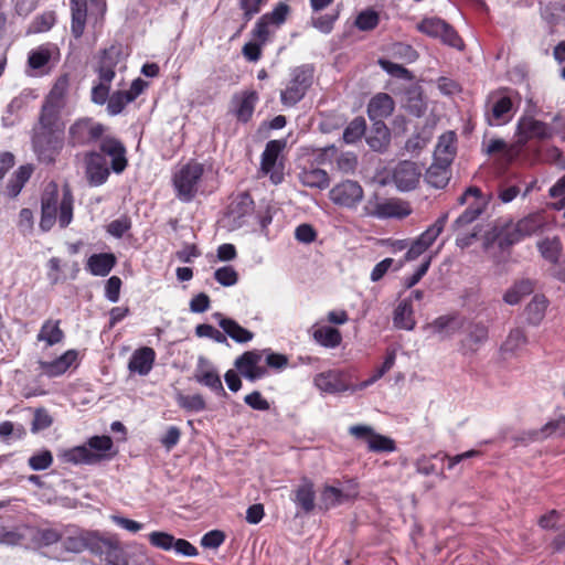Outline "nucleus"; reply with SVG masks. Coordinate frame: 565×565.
<instances>
[{
    "label": "nucleus",
    "instance_id": "c756f323",
    "mask_svg": "<svg viewBox=\"0 0 565 565\" xmlns=\"http://www.w3.org/2000/svg\"><path fill=\"white\" fill-rule=\"evenodd\" d=\"M97 545L98 550L94 551V554H104L110 565H128L126 553L117 539L100 536V543Z\"/></svg>",
    "mask_w": 565,
    "mask_h": 565
},
{
    "label": "nucleus",
    "instance_id": "4c0bfd02",
    "mask_svg": "<svg viewBox=\"0 0 565 565\" xmlns=\"http://www.w3.org/2000/svg\"><path fill=\"white\" fill-rule=\"evenodd\" d=\"M214 317L218 319V326L223 329L224 334L228 335L232 340L237 343L249 342L254 338V333L231 318H224L222 313H214Z\"/></svg>",
    "mask_w": 565,
    "mask_h": 565
},
{
    "label": "nucleus",
    "instance_id": "7ed1b4c3",
    "mask_svg": "<svg viewBox=\"0 0 565 565\" xmlns=\"http://www.w3.org/2000/svg\"><path fill=\"white\" fill-rule=\"evenodd\" d=\"M513 90L500 88L490 92L484 103V118L488 125L498 127L508 124L515 110L513 106Z\"/></svg>",
    "mask_w": 565,
    "mask_h": 565
},
{
    "label": "nucleus",
    "instance_id": "2eb2a0df",
    "mask_svg": "<svg viewBox=\"0 0 565 565\" xmlns=\"http://www.w3.org/2000/svg\"><path fill=\"white\" fill-rule=\"evenodd\" d=\"M254 201L244 193L238 195L230 205L226 222L231 230L241 228L249 223L253 217Z\"/></svg>",
    "mask_w": 565,
    "mask_h": 565
},
{
    "label": "nucleus",
    "instance_id": "bb28decb",
    "mask_svg": "<svg viewBox=\"0 0 565 565\" xmlns=\"http://www.w3.org/2000/svg\"><path fill=\"white\" fill-rule=\"evenodd\" d=\"M258 95L255 90H245L235 94L232 98V113L239 122H247L250 120Z\"/></svg>",
    "mask_w": 565,
    "mask_h": 565
},
{
    "label": "nucleus",
    "instance_id": "3c124183",
    "mask_svg": "<svg viewBox=\"0 0 565 565\" xmlns=\"http://www.w3.org/2000/svg\"><path fill=\"white\" fill-rule=\"evenodd\" d=\"M394 326L398 329L413 330L415 327V320L413 317V308L409 300H402L393 317Z\"/></svg>",
    "mask_w": 565,
    "mask_h": 565
},
{
    "label": "nucleus",
    "instance_id": "58836bf2",
    "mask_svg": "<svg viewBox=\"0 0 565 565\" xmlns=\"http://www.w3.org/2000/svg\"><path fill=\"white\" fill-rule=\"evenodd\" d=\"M62 109L63 107L44 102L39 117V122L34 126L33 130L61 131L58 127V119Z\"/></svg>",
    "mask_w": 565,
    "mask_h": 565
},
{
    "label": "nucleus",
    "instance_id": "603ef678",
    "mask_svg": "<svg viewBox=\"0 0 565 565\" xmlns=\"http://www.w3.org/2000/svg\"><path fill=\"white\" fill-rule=\"evenodd\" d=\"M534 289V285L530 279H521L516 281L511 288H509L504 296L503 300L508 305L514 306L518 305L524 296L530 295Z\"/></svg>",
    "mask_w": 565,
    "mask_h": 565
},
{
    "label": "nucleus",
    "instance_id": "9b49d317",
    "mask_svg": "<svg viewBox=\"0 0 565 565\" xmlns=\"http://www.w3.org/2000/svg\"><path fill=\"white\" fill-rule=\"evenodd\" d=\"M417 30L430 38L440 39L444 44L462 49L463 42L456 30L445 20L436 17L425 18L417 24Z\"/></svg>",
    "mask_w": 565,
    "mask_h": 565
},
{
    "label": "nucleus",
    "instance_id": "864d4df0",
    "mask_svg": "<svg viewBox=\"0 0 565 565\" xmlns=\"http://www.w3.org/2000/svg\"><path fill=\"white\" fill-rule=\"evenodd\" d=\"M315 340L326 348H337L342 341L341 332L332 327L322 326L313 331Z\"/></svg>",
    "mask_w": 565,
    "mask_h": 565
},
{
    "label": "nucleus",
    "instance_id": "aec40b11",
    "mask_svg": "<svg viewBox=\"0 0 565 565\" xmlns=\"http://www.w3.org/2000/svg\"><path fill=\"white\" fill-rule=\"evenodd\" d=\"M70 6L72 14L71 32L75 39H79L84 34L88 20L93 23L94 28L102 25L104 18L100 22L95 23V19L90 17V0H70Z\"/></svg>",
    "mask_w": 565,
    "mask_h": 565
},
{
    "label": "nucleus",
    "instance_id": "0e129e2a",
    "mask_svg": "<svg viewBox=\"0 0 565 565\" xmlns=\"http://www.w3.org/2000/svg\"><path fill=\"white\" fill-rule=\"evenodd\" d=\"M26 435L23 425L6 420L0 423V438L3 441L19 440Z\"/></svg>",
    "mask_w": 565,
    "mask_h": 565
},
{
    "label": "nucleus",
    "instance_id": "473e14b6",
    "mask_svg": "<svg viewBox=\"0 0 565 565\" xmlns=\"http://www.w3.org/2000/svg\"><path fill=\"white\" fill-rule=\"evenodd\" d=\"M78 353L76 350H67L57 359L45 362H40V369L43 374L55 377L64 374L77 360Z\"/></svg>",
    "mask_w": 565,
    "mask_h": 565
},
{
    "label": "nucleus",
    "instance_id": "37998d69",
    "mask_svg": "<svg viewBox=\"0 0 565 565\" xmlns=\"http://www.w3.org/2000/svg\"><path fill=\"white\" fill-rule=\"evenodd\" d=\"M548 300L544 295H535L527 303L524 310L526 323L530 326H539L545 317Z\"/></svg>",
    "mask_w": 565,
    "mask_h": 565
},
{
    "label": "nucleus",
    "instance_id": "052dcab7",
    "mask_svg": "<svg viewBox=\"0 0 565 565\" xmlns=\"http://www.w3.org/2000/svg\"><path fill=\"white\" fill-rule=\"evenodd\" d=\"M30 526H19L13 530H3L0 533V543L4 545H18L29 540Z\"/></svg>",
    "mask_w": 565,
    "mask_h": 565
},
{
    "label": "nucleus",
    "instance_id": "69168bd1",
    "mask_svg": "<svg viewBox=\"0 0 565 565\" xmlns=\"http://www.w3.org/2000/svg\"><path fill=\"white\" fill-rule=\"evenodd\" d=\"M377 63L381 66V68L383 71H385L392 77H396V78H401V79H406V81H412L413 79L412 72L408 71L406 67H404L401 64L391 62V61H388L386 58H380L377 61Z\"/></svg>",
    "mask_w": 565,
    "mask_h": 565
},
{
    "label": "nucleus",
    "instance_id": "4be33fe9",
    "mask_svg": "<svg viewBox=\"0 0 565 565\" xmlns=\"http://www.w3.org/2000/svg\"><path fill=\"white\" fill-rule=\"evenodd\" d=\"M363 198V189L356 181L347 180L333 186L330 199L334 204L354 207Z\"/></svg>",
    "mask_w": 565,
    "mask_h": 565
},
{
    "label": "nucleus",
    "instance_id": "f03ea898",
    "mask_svg": "<svg viewBox=\"0 0 565 565\" xmlns=\"http://www.w3.org/2000/svg\"><path fill=\"white\" fill-rule=\"evenodd\" d=\"M516 134V141L521 151L531 139L547 140L554 136H559L561 139L565 141V120L562 116L556 115L553 118V125H548L533 117L525 116L520 118Z\"/></svg>",
    "mask_w": 565,
    "mask_h": 565
},
{
    "label": "nucleus",
    "instance_id": "412c9836",
    "mask_svg": "<svg viewBox=\"0 0 565 565\" xmlns=\"http://www.w3.org/2000/svg\"><path fill=\"white\" fill-rule=\"evenodd\" d=\"M422 177L420 167L413 161H402L393 170L392 179L399 191L416 188Z\"/></svg>",
    "mask_w": 565,
    "mask_h": 565
},
{
    "label": "nucleus",
    "instance_id": "6e6d98bb",
    "mask_svg": "<svg viewBox=\"0 0 565 565\" xmlns=\"http://www.w3.org/2000/svg\"><path fill=\"white\" fill-rule=\"evenodd\" d=\"M70 88V78L67 75L60 76L49 95L45 98V102L57 105L60 107L65 106V97Z\"/></svg>",
    "mask_w": 565,
    "mask_h": 565
},
{
    "label": "nucleus",
    "instance_id": "c03bdc74",
    "mask_svg": "<svg viewBox=\"0 0 565 565\" xmlns=\"http://www.w3.org/2000/svg\"><path fill=\"white\" fill-rule=\"evenodd\" d=\"M456 135L452 131L443 134L437 142L434 158L436 161L451 163L456 153Z\"/></svg>",
    "mask_w": 565,
    "mask_h": 565
},
{
    "label": "nucleus",
    "instance_id": "338daca9",
    "mask_svg": "<svg viewBox=\"0 0 565 565\" xmlns=\"http://www.w3.org/2000/svg\"><path fill=\"white\" fill-rule=\"evenodd\" d=\"M174 540L172 534L163 531H153L148 535V541L153 547L166 552L172 551Z\"/></svg>",
    "mask_w": 565,
    "mask_h": 565
},
{
    "label": "nucleus",
    "instance_id": "f8f14e48",
    "mask_svg": "<svg viewBox=\"0 0 565 565\" xmlns=\"http://www.w3.org/2000/svg\"><path fill=\"white\" fill-rule=\"evenodd\" d=\"M448 214L445 213L439 216L434 224H431L424 233L419 235L409 246L405 259L411 262L417 259L423 255L444 231L447 223Z\"/></svg>",
    "mask_w": 565,
    "mask_h": 565
},
{
    "label": "nucleus",
    "instance_id": "49530a36",
    "mask_svg": "<svg viewBox=\"0 0 565 565\" xmlns=\"http://www.w3.org/2000/svg\"><path fill=\"white\" fill-rule=\"evenodd\" d=\"M462 327L461 320L456 316H440L428 328L441 338L454 335Z\"/></svg>",
    "mask_w": 565,
    "mask_h": 565
},
{
    "label": "nucleus",
    "instance_id": "cd10ccee",
    "mask_svg": "<svg viewBox=\"0 0 565 565\" xmlns=\"http://www.w3.org/2000/svg\"><path fill=\"white\" fill-rule=\"evenodd\" d=\"M402 106L412 116L422 117L427 109L422 86L412 84L406 87L402 96Z\"/></svg>",
    "mask_w": 565,
    "mask_h": 565
},
{
    "label": "nucleus",
    "instance_id": "9d476101",
    "mask_svg": "<svg viewBox=\"0 0 565 565\" xmlns=\"http://www.w3.org/2000/svg\"><path fill=\"white\" fill-rule=\"evenodd\" d=\"M63 537L61 539L63 547L67 552L81 553L85 550L94 551L98 550L100 543V535L97 532L82 530L75 526L64 527Z\"/></svg>",
    "mask_w": 565,
    "mask_h": 565
},
{
    "label": "nucleus",
    "instance_id": "a18cd8bd",
    "mask_svg": "<svg viewBox=\"0 0 565 565\" xmlns=\"http://www.w3.org/2000/svg\"><path fill=\"white\" fill-rule=\"evenodd\" d=\"M449 166L450 163L435 160L426 171V182L436 189L445 188L450 179Z\"/></svg>",
    "mask_w": 565,
    "mask_h": 565
},
{
    "label": "nucleus",
    "instance_id": "bf43d9fd",
    "mask_svg": "<svg viewBox=\"0 0 565 565\" xmlns=\"http://www.w3.org/2000/svg\"><path fill=\"white\" fill-rule=\"evenodd\" d=\"M366 131V121L363 117L354 118L343 131L345 143H354L360 140Z\"/></svg>",
    "mask_w": 565,
    "mask_h": 565
},
{
    "label": "nucleus",
    "instance_id": "4d7b16f0",
    "mask_svg": "<svg viewBox=\"0 0 565 565\" xmlns=\"http://www.w3.org/2000/svg\"><path fill=\"white\" fill-rule=\"evenodd\" d=\"M32 171L33 169L29 164L19 167V169L13 173L7 186L8 194L10 196L15 198L21 192L24 184L31 178Z\"/></svg>",
    "mask_w": 565,
    "mask_h": 565
},
{
    "label": "nucleus",
    "instance_id": "0eeeda50",
    "mask_svg": "<svg viewBox=\"0 0 565 565\" xmlns=\"http://www.w3.org/2000/svg\"><path fill=\"white\" fill-rule=\"evenodd\" d=\"M62 147V131L33 130L32 148L40 162H54Z\"/></svg>",
    "mask_w": 565,
    "mask_h": 565
},
{
    "label": "nucleus",
    "instance_id": "8fccbe9b",
    "mask_svg": "<svg viewBox=\"0 0 565 565\" xmlns=\"http://www.w3.org/2000/svg\"><path fill=\"white\" fill-rule=\"evenodd\" d=\"M300 182L308 188L327 189L330 184V179L327 171L315 168L303 170L299 175Z\"/></svg>",
    "mask_w": 565,
    "mask_h": 565
},
{
    "label": "nucleus",
    "instance_id": "20e7f679",
    "mask_svg": "<svg viewBox=\"0 0 565 565\" xmlns=\"http://www.w3.org/2000/svg\"><path fill=\"white\" fill-rule=\"evenodd\" d=\"M315 68L303 64L290 70L289 79L280 92V102L285 107H294L307 94L313 83Z\"/></svg>",
    "mask_w": 565,
    "mask_h": 565
},
{
    "label": "nucleus",
    "instance_id": "39448f33",
    "mask_svg": "<svg viewBox=\"0 0 565 565\" xmlns=\"http://www.w3.org/2000/svg\"><path fill=\"white\" fill-rule=\"evenodd\" d=\"M203 173V164L196 161L188 162L174 173L172 182L180 201L188 203L195 198Z\"/></svg>",
    "mask_w": 565,
    "mask_h": 565
},
{
    "label": "nucleus",
    "instance_id": "ddd939ff",
    "mask_svg": "<svg viewBox=\"0 0 565 565\" xmlns=\"http://www.w3.org/2000/svg\"><path fill=\"white\" fill-rule=\"evenodd\" d=\"M193 379L199 384L210 388L213 393L220 396H226L220 374L212 362L205 356L198 358V363L194 369Z\"/></svg>",
    "mask_w": 565,
    "mask_h": 565
},
{
    "label": "nucleus",
    "instance_id": "5fc2aeb1",
    "mask_svg": "<svg viewBox=\"0 0 565 565\" xmlns=\"http://www.w3.org/2000/svg\"><path fill=\"white\" fill-rule=\"evenodd\" d=\"M527 343L525 331L522 328L512 329L501 344L503 353L514 354Z\"/></svg>",
    "mask_w": 565,
    "mask_h": 565
},
{
    "label": "nucleus",
    "instance_id": "de8ad7c7",
    "mask_svg": "<svg viewBox=\"0 0 565 565\" xmlns=\"http://www.w3.org/2000/svg\"><path fill=\"white\" fill-rule=\"evenodd\" d=\"M529 440L540 441L551 436H565V416L550 420L541 429L531 430Z\"/></svg>",
    "mask_w": 565,
    "mask_h": 565
},
{
    "label": "nucleus",
    "instance_id": "1a4fd4ad",
    "mask_svg": "<svg viewBox=\"0 0 565 565\" xmlns=\"http://www.w3.org/2000/svg\"><path fill=\"white\" fill-rule=\"evenodd\" d=\"M108 128L92 118H81L71 125L68 141L72 146H88L102 140Z\"/></svg>",
    "mask_w": 565,
    "mask_h": 565
},
{
    "label": "nucleus",
    "instance_id": "72a5a7b5",
    "mask_svg": "<svg viewBox=\"0 0 565 565\" xmlns=\"http://www.w3.org/2000/svg\"><path fill=\"white\" fill-rule=\"evenodd\" d=\"M120 55L121 49L117 45H111L103 51L97 68L99 79L113 82L115 77V68L119 62Z\"/></svg>",
    "mask_w": 565,
    "mask_h": 565
},
{
    "label": "nucleus",
    "instance_id": "79ce46f5",
    "mask_svg": "<svg viewBox=\"0 0 565 565\" xmlns=\"http://www.w3.org/2000/svg\"><path fill=\"white\" fill-rule=\"evenodd\" d=\"M63 529L57 527H31L29 540L35 546H50L57 543L63 537Z\"/></svg>",
    "mask_w": 565,
    "mask_h": 565
},
{
    "label": "nucleus",
    "instance_id": "a19ab883",
    "mask_svg": "<svg viewBox=\"0 0 565 565\" xmlns=\"http://www.w3.org/2000/svg\"><path fill=\"white\" fill-rule=\"evenodd\" d=\"M391 134L383 120L373 121L366 142L374 151H383L390 143Z\"/></svg>",
    "mask_w": 565,
    "mask_h": 565
},
{
    "label": "nucleus",
    "instance_id": "423d86ee",
    "mask_svg": "<svg viewBox=\"0 0 565 565\" xmlns=\"http://www.w3.org/2000/svg\"><path fill=\"white\" fill-rule=\"evenodd\" d=\"M459 205H467V209L455 221L454 228H460L475 222L487 209L489 204V196L482 193L478 186H469L459 198Z\"/></svg>",
    "mask_w": 565,
    "mask_h": 565
},
{
    "label": "nucleus",
    "instance_id": "a878e982",
    "mask_svg": "<svg viewBox=\"0 0 565 565\" xmlns=\"http://www.w3.org/2000/svg\"><path fill=\"white\" fill-rule=\"evenodd\" d=\"M488 327L481 322L470 323L466 335L460 341L463 355L475 354L488 340Z\"/></svg>",
    "mask_w": 565,
    "mask_h": 565
},
{
    "label": "nucleus",
    "instance_id": "774afa93",
    "mask_svg": "<svg viewBox=\"0 0 565 565\" xmlns=\"http://www.w3.org/2000/svg\"><path fill=\"white\" fill-rule=\"evenodd\" d=\"M53 463V455L50 450H41L33 454L29 460V467L34 471H41L50 468Z\"/></svg>",
    "mask_w": 565,
    "mask_h": 565
},
{
    "label": "nucleus",
    "instance_id": "13d9d810",
    "mask_svg": "<svg viewBox=\"0 0 565 565\" xmlns=\"http://www.w3.org/2000/svg\"><path fill=\"white\" fill-rule=\"evenodd\" d=\"M175 401L182 409L189 413H199L206 408L205 399L201 394L184 395L179 392Z\"/></svg>",
    "mask_w": 565,
    "mask_h": 565
},
{
    "label": "nucleus",
    "instance_id": "f3484780",
    "mask_svg": "<svg viewBox=\"0 0 565 565\" xmlns=\"http://www.w3.org/2000/svg\"><path fill=\"white\" fill-rule=\"evenodd\" d=\"M523 239L522 233L519 231L518 223L499 222L494 225L491 232L488 233L486 245L497 243L501 249L508 248L515 243Z\"/></svg>",
    "mask_w": 565,
    "mask_h": 565
},
{
    "label": "nucleus",
    "instance_id": "f704fd0d",
    "mask_svg": "<svg viewBox=\"0 0 565 565\" xmlns=\"http://www.w3.org/2000/svg\"><path fill=\"white\" fill-rule=\"evenodd\" d=\"M483 145L486 146L484 151L487 154H499L507 162H511L522 152L518 141L508 143L503 139L495 138L490 139L487 143L483 142Z\"/></svg>",
    "mask_w": 565,
    "mask_h": 565
},
{
    "label": "nucleus",
    "instance_id": "2f4dec72",
    "mask_svg": "<svg viewBox=\"0 0 565 565\" xmlns=\"http://www.w3.org/2000/svg\"><path fill=\"white\" fill-rule=\"evenodd\" d=\"M315 499L313 482L308 478H302L301 482L292 490L291 500L305 513H309L315 509Z\"/></svg>",
    "mask_w": 565,
    "mask_h": 565
},
{
    "label": "nucleus",
    "instance_id": "c85d7f7f",
    "mask_svg": "<svg viewBox=\"0 0 565 565\" xmlns=\"http://www.w3.org/2000/svg\"><path fill=\"white\" fill-rule=\"evenodd\" d=\"M156 360V352L152 348L143 347L137 349L130 356L128 370L130 373H137L146 376L152 370Z\"/></svg>",
    "mask_w": 565,
    "mask_h": 565
},
{
    "label": "nucleus",
    "instance_id": "c9c22d12",
    "mask_svg": "<svg viewBox=\"0 0 565 565\" xmlns=\"http://www.w3.org/2000/svg\"><path fill=\"white\" fill-rule=\"evenodd\" d=\"M523 238L540 234L548 226V217L545 212L531 213L516 222Z\"/></svg>",
    "mask_w": 565,
    "mask_h": 565
},
{
    "label": "nucleus",
    "instance_id": "dca6fc26",
    "mask_svg": "<svg viewBox=\"0 0 565 565\" xmlns=\"http://www.w3.org/2000/svg\"><path fill=\"white\" fill-rule=\"evenodd\" d=\"M313 383L318 390L328 394H337L347 391H356L347 380V374L339 370H331L319 373L315 376Z\"/></svg>",
    "mask_w": 565,
    "mask_h": 565
},
{
    "label": "nucleus",
    "instance_id": "e433bc0d",
    "mask_svg": "<svg viewBox=\"0 0 565 565\" xmlns=\"http://www.w3.org/2000/svg\"><path fill=\"white\" fill-rule=\"evenodd\" d=\"M58 458L67 463H95L99 460V456L87 448V446H76L70 449H64L58 452Z\"/></svg>",
    "mask_w": 565,
    "mask_h": 565
},
{
    "label": "nucleus",
    "instance_id": "6e6552de",
    "mask_svg": "<svg viewBox=\"0 0 565 565\" xmlns=\"http://www.w3.org/2000/svg\"><path fill=\"white\" fill-rule=\"evenodd\" d=\"M289 14L290 7L284 1L278 2L270 12L257 20L252 31L253 36L260 43H266L269 36L287 21Z\"/></svg>",
    "mask_w": 565,
    "mask_h": 565
},
{
    "label": "nucleus",
    "instance_id": "680f3d73",
    "mask_svg": "<svg viewBox=\"0 0 565 565\" xmlns=\"http://www.w3.org/2000/svg\"><path fill=\"white\" fill-rule=\"evenodd\" d=\"M349 499V495L343 493L339 488L326 486L321 493V501L326 509L342 504Z\"/></svg>",
    "mask_w": 565,
    "mask_h": 565
},
{
    "label": "nucleus",
    "instance_id": "6ab92c4d",
    "mask_svg": "<svg viewBox=\"0 0 565 565\" xmlns=\"http://www.w3.org/2000/svg\"><path fill=\"white\" fill-rule=\"evenodd\" d=\"M285 142L281 140H270L267 142L265 150L262 153L260 168L266 174H270L273 183L278 184L284 179L282 169L277 166V159Z\"/></svg>",
    "mask_w": 565,
    "mask_h": 565
},
{
    "label": "nucleus",
    "instance_id": "e2e57ef3",
    "mask_svg": "<svg viewBox=\"0 0 565 565\" xmlns=\"http://www.w3.org/2000/svg\"><path fill=\"white\" fill-rule=\"evenodd\" d=\"M367 447L370 451L373 452H393L396 449L395 441L384 435L374 434L367 440Z\"/></svg>",
    "mask_w": 565,
    "mask_h": 565
},
{
    "label": "nucleus",
    "instance_id": "7c9ffc66",
    "mask_svg": "<svg viewBox=\"0 0 565 565\" xmlns=\"http://www.w3.org/2000/svg\"><path fill=\"white\" fill-rule=\"evenodd\" d=\"M395 108L393 98L386 93H377L367 105V115L372 121L390 117Z\"/></svg>",
    "mask_w": 565,
    "mask_h": 565
},
{
    "label": "nucleus",
    "instance_id": "ea45409f",
    "mask_svg": "<svg viewBox=\"0 0 565 565\" xmlns=\"http://www.w3.org/2000/svg\"><path fill=\"white\" fill-rule=\"evenodd\" d=\"M116 265V257L111 253L93 254L88 260L86 268L94 276H107Z\"/></svg>",
    "mask_w": 565,
    "mask_h": 565
},
{
    "label": "nucleus",
    "instance_id": "4468645a",
    "mask_svg": "<svg viewBox=\"0 0 565 565\" xmlns=\"http://www.w3.org/2000/svg\"><path fill=\"white\" fill-rule=\"evenodd\" d=\"M367 214L377 218H403L411 214L407 203L398 199H384L369 202Z\"/></svg>",
    "mask_w": 565,
    "mask_h": 565
},
{
    "label": "nucleus",
    "instance_id": "393cba45",
    "mask_svg": "<svg viewBox=\"0 0 565 565\" xmlns=\"http://www.w3.org/2000/svg\"><path fill=\"white\" fill-rule=\"evenodd\" d=\"M262 359L259 351H247L236 359L235 366L246 380L254 382L267 374L266 367L260 365Z\"/></svg>",
    "mask_w": 565,
    "mask_h": 565
},
{
    "label": "nucleus",
    "instance_id": "09e8293b",
    "mask_svg": "<svg viewBox=\"0 0 565 565\" xmlns=\"http://www.w3.org/2000/svg\"><path fill=\"white\" fill-rule=\"evenodd\" d=\"M64 339V332L60 328L58 320L49 319L43 322L38 335L36 340L45 342L47 347H53L57 343H61Z\"/></svg>",
    "mask_w": 565,
    "mask_h": 565
},
{
    "label": "nucleus",
    "instance_id": "f257e3e1",
    "mask_svg": "<svg viewBox=\"0 0 565 565\" xmlns=\"http://www.w3.org/2000/svg\"><path fill=\"white\" fill-rule=\"evenodd\" d=\"M73 210L74 198L71 190L64 189L60 200L57 184L50 182L41 195V231H51L56 222L61 228H66L73 221Z\"/></svg>",
    "mask_w": 565,
    "mask_h": 565
},
{
    "label": "nucleus",
    "instance_id": "5701e85b",
    "mask_svg": "<svg viewBox=\"0 0 565 565\" xmlns=\"http://www.w3.org/2000/svg\"><path fill=\"white\" fill-rule=\"evenodd\" d=\"M55 53L56 47L52 44H43L31 50L28 55V74L31 76L49 74L50 63Z\"/></svg>",
    "mask_w": 565,
    "mask_h": 565
},
{
    "label": "nucleus",
    "instance_id": "a211bd4d",
    "mask_svg": "<svg viewBox=\"0 0 565 565\" xmlns=\"http://www.w3.org/2000/svg\"><path fill=\"white\" fill-rule=\"evenodd\" d=\"M102 154L110 158V167L115 173H121L127 164L126 148L124 143L114 136L105 135L99 142Z\"/></svg>",
    "mask_w": 565,
    "mask_h": 565
},
{
    "label": "nucleus",
    "instance_id": "b1692460",
    "mask_svg": "<svg viewBox=\"0 0 565 565\" xmlns=\"http://www.w3.org/2000/svg\"><path fill=\"white\" fill-rule=\"evenodd\" d=\"M85 174L88 183L93 186L102 185L107 181L110 171L102 153L97 151L86 153Z\"/></svg>",
    "mask_w": 565,
    "mask_h": 565
}]
</instances>
